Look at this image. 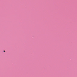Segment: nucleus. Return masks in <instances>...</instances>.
I'll list each match as a JSON object with an SVG mask.
<instances>
[{
	"mask_svg": "<svg viewBox=\"0 0 77 77\" xmlns=\"http://www.w3.org/2000/svg\"><path fill=\"white\" fill-rule=\"evenodd\" d=\"M3 51L4 52H5V51Z\"/></svg>",
	"mask_w": 77,
	"mask_h": 77,
	"instance_id": "f257e3e1",
	"label": "nucleus"
}]
</instances>
